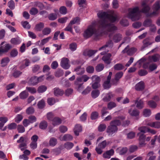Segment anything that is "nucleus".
<instances>
[{"label": "nucleus", "instance_id": "obj_43", "mask_svg": "<svg viewBox=\"0 0 160 160\" xmlns=\"http://www.w3.org/2000/svg\"><path fill=\"white\" fill-rule=\"evenodd\" d=\"M80 22V19L78 17H76L73 18L72 20L70 22V23L72 25L76 23L79 24Z\"/></svg>", "mask_w": 160, "mask_h": 160}, {"label": "nucleus", "instance_id": "obj_8", "mask_svg": "<svg viewBox=\"0 0 160 160\" xmlns=\"http://www.w3.org/2000/svg\"><path fill=\"white\" fill-rule=\"evenodd\" d=\"M112 75V73L111 72H109V74L107 77V80L104 82L103 86L105 89H108L111 87L110 81Z\"/></svg>", "mask_w": 160, "mask_h": 160}, {"label": "nucleus", "instance_id": "obj_61", "mask_svg": "<svg viewBox=\"0 0 160 160\" xmlns=\"http://www.w3.org/2000/svg\"><path fill=\"white\" fill-rule=\"evenodd\" d=\"M87 113L85 112L80 117V119L81 122H85L87 119Z\"/></svg>", "mask_w": 160, "mask_h": 160}, {"label": "nucleus", "instance_id": "obj_50", "mask_svg": "<svg viewBox=\"0 0 160 160\" xmlns=\"http://www.w3.org/2000/svg\"><path fill=\"white\" fill-rule=\"evenodd\" d=\"M23 117L21 114H18L17 115L15 118V121L17 123H19L22 119Z\"/></svg>", "mask_w": 160, "mask_h": 160}, {"label": "nucleus", "instance_id": "obj_11", "mask_svg": "<svg viewBox=\"0 0 160 160\" xmlns=\"http://www.w3.org/2000/svg\"><path fill=\"white\" fill-rule=\"evenodd\" d=\"M128 48L129 47L128 46L122 50V52L123 53L126 52L128 55H131L136 51V49L134 48H132L129 49Z\"/></svg>", "mask_w": 160, "mask_h": 160}, {"label": "nucleus", "instance_id": "obj_57", "mask_svg": "<svg viewBox=\"0 0 160 160\" xmlns=\"http://www.w3.org/2000/svg\"><path fill=\"white\" fill-rule=\"evenodd\" d=\"M151 114V111L148 109H145L143 111V115L145 117L149 116Z\"/></svg>", "mask_w": 160, "mask_h": 160}, {"label": "nucleus", "instance_id": "obj_55", "mask_svg": "<svg viewBox=\"0 0 160 160\" xmlns=\"http://www.w3.org/2000/svg\"><path fill=\"white\" fill-rule=\"evenodd\" d=\"M60 12L62 14H65L67 13V9L65 6H62L59 8Z\"/></svg>", "mask_w": 160, "mask_h": 160}, {"label": "nucleus", "instance_id": "obj_38", "mask_svg": "<svg viewBox=\"0 0 160 160\" xmlns=\"http://www.w3.org/2000/svg\"><path fill=\"white\" fill-rule=\"evenodd\" d=\"M57 18V15L56 13H51L48 15V18L50 20L53 21Z\"/></svg>", "mask_w": 160, "mask_h": 160}, {"label": "nucleus", "instance_id": "obj_54", "mask_svg": "<svg viewBox=\"0 0 160 160\" xmlns=\"http://www.w3.org/2000/svg\"><path fill=\"white\" fill-rule=\"evenodd\" d=\"M77 48V44L75 42L72 43L69 45V48L72 51H75L76 49Z\"/></svg>", "mask_w": 160, "mask_h": 160}, {"label": "nucleus", "instance_id": "obj_28", "mask_svg": "<svg viewBox=\"0 0 160 160\" xmlns=\"http://www.w3.org/2000/svg\"><path fill=\"white\" fill-rule=\"evenodd\" d=\"M97 51L96 50H87L85 51L83 53V54L85 56H88L89 57H90L94 55L96 52Z\"/></svg>", "mask_w": 160, "mask_h": 160}, {"label": "nucleus", "instance_id": "obj_60", "mask_svg": "<svg viewBox=\"0 0 160 160\" xmlns=\"http://www.w3.org/2000/svg\"><path fill=\"white\" fill-rule=\"evenodd\" d=\"M11 42L12 43L15 44H19L21 42L20 40L18 38H12L11 40Z\"/></svg>", "mask_w": 160, "mask_h": 160}, {"label": "nucleus", "instance_id": "obj_9", "mask_svg": "<svg viewBox=\"0 0 160 160\" xmlns=\"http://www.w3.org/2000/svg\"><path fill=\"white\" fill-rule=\"evenodd\" d=\"M123 75V73L122 72H119L117 73L115 75V79H112V84L113 85H116Z\"/></svg>", "mask_w": 160, "mask_h": 160}, {"label": "nucleus", "instance_id": "obj_19", "mask_svg": "<svg viewBox=\"0 0 160 160\" xmlns=\"http://www.w3.org/2000/svg\"><path fill=\"white\" fill-rule=\"evenodd\" d=\"M62 120L59 118L55 117L52 121V124L53 126H55L60 124L62 123Z\"/></svg>", "mask_w": 160, "mask_h": 160}, {"label": "nucleus", "instance_id": "obj_32", "mask_svg": "<svg viewBox=\"0 0 160 160\" xmlns=\"http://www.w3.org/2000/svg\"><path fill=\"white\" fill-rule=\"evenodd\" d=\"M23 63L24 65H22L20 67L21 69H22L24 68L25 67L29 66L30 63V62L28 59H26L23 61Z\"/></svg>", "mask_w": 160, "mask_h": 160}, {"label": "nucleus", "instance_id": "obj_24", "mask_svg": "<svg viewBox=\"0 0 160 160\" xmlns=\"http://www.w3.org/2000/svg\"><path fill=\"white\" fill-rule=\"evenodd\" d=\"M113 96V95L111 92L107 93L105 97L103 98V100L105 102H108L110 100L111 98Z\"/></svg>", "mask_w": 160, "mask_h": 160}, {"label": "nucleus", "instance_id": "obj_31", "mask_svg": "<svg viewBox=\"0 0 160 160\" xmlns=\"http://www.w3.org/2000/svg\"><path fill=\"white\" fill-rule=\"evenodd\" d=\"M44 27V24L43 22H40L36 25L35 29L38 31H41Z\"/></svg>", "mask_w": 160, "mask_h": 160}, {"label": "nucleus", "instance_id": "obj_33", "mask_svg": "<svg viewBox=\"0 0 160 160\" xmlns=\"http://www.w3.org/2000/svg\"><path fill=\"white\" fill-rule=\"evenodd\" d=\"M11 48V46L8 44L3 46L1 48L2 52L3 53L7 52Z\"/></svg>", "mask_w": 160, "mask_h": 160}, {"label": "nucleus", "instance_id": "obj_12", "mask_svg": "<svg viewBox=\"0 0 160 160\" xmlns=\"http://www.w3.org/2000/svg\"><path fill=\"white\" fill-rule=\"evenodd\" d=\"M145 88V83L143 81H141L137 83L135 86V90L137 91L143 90Z\"/></svg>", "mask_w": 160, "mask_h": 160}, {"label": "nucleus", "instance_id": "obj_18", "mask_svg": "<svg viewBox=\"0 0 160 160\" xmlns=\"http://www.w3.org/2000/svg\"><path fill=\"white\" fill-rule=\"evenodd\" d=\"M90 78L87 75L84 74L80 77L77 78L76 79L78 80V81H80V82H85L87 81Z\"/></svg>", "mask_w": 160, "mask_h": 160}, {"label": "nucleus", "instance_id": "obj_59", "mask_svg": "<svg viewBox=\"0 0 160 160\" xmlns=\"http://www.w3.org/2000/svg\"><path fill=\"white\" fill-rule=\"evenodd\" d=\"M26 89L31 93H34L36 92V89L34 87H27Z\"/></svg>", "mask_w": 160, "mask_h": 160}, {"label": "nucleus", "instance_id": "obj_51", "mask_svg": "<svg viewBox=\"0 0 160 160\" xmlns=\"http://www.w3.org/2000/svg\"><path fill=\"white\" fill-rule=\"evenodd\" d=\"M51 32V29L49 28H45L42 30V32L44 35L49 34Z\"/></svg>", "mask_w": 160, "mask_h": 160}, {"label": "nucleus", "instance_id": "obj_56", "mask_svg": "<svg viewBox=\"0 0 160 160\" xmlns=\"http://www.w3.org/2000/svg\"><path fill=\"white\" fill-rule=\"evenodd\" d=\"M34 108L32 107L28 108L26 110V113L28 114H32L34 113Z\"/></svg>", "mask_w": 160, "mask_h": 160}, {"label": "nucleus", "instance_id": "obj_40", "mask_svg": "<svg viewBox=\"0 0 160 160\" xmlns=\"http://www.w3.org/2000/svg\"><path fill=\"white\" fill-rule=\"evenodd\" d=\"M91 79L92 80V82L100 83V78L96 75L93 76L91 77Z\"/></svg>", "mask_w": 160, "mask_h": 160}, {"label": "nucleus", "instance_id": "obj_23", "mask_svg": "<svg viewBox=\"0 0 160 160\" xmlns=\"http://www.w3.org/2000/svg\"><path fill=\"white\" fill-rule=\"evenodd\" d=\"M37 77L34 76L31 77L28 81V83L32 85H35L38 83Z\"/></svg>", "mask_w": 160, "mask_h": 160}, {"label": "nucleus", "instance_id": "obj_47", "mask_svg": "<svg viewBox=\"0 0 160 160\" xmlns=\"http://www.w3.org/2000/svg\"><path fill=\"white\" fill-rule=\"evenodd\" d=\"M124 66L121 63H118L114 66V68L116 70H122L124 68Z\"/></svg>", "mask_w": 160, "mask_h": 160}, {"label": "nucleus", "instance_id": "obj_52", "mask_svg": "<svg viewBox=\"0 0 160 160\" xmlns=\"http://www.w3.org/2000/svg\"><path fill=\"white\" fill-rule=\"evenodd\" d=\"M59 130L62 132L64 133L66 132L68 130V128L66 126L62 125L59 127Z\"/></svg>", "mask_w": 160, "mask_h": 160}, {"label": "nucleus", "instance_id": "obj_41", "mask_svg": "<svg viewBox=\"0 0 160 160\" xmlns=\"http://www.w3.org/2000/svg\"><path fill=\"white\" fill-rule=\"evenodd\" d=\"M137 63H138L139 65V68H140L141 65L143 64L142 67L144 68H148V63H143V62L142 61V60H140L138 61L137 62Z\"/></svg>", "mask_w": 160, "mask_h": 160}, {"label": "nucleus", "instance_id": "obj_21", "mask_svg": "<svg viewBox=\"0 0 160 160\" xmlns=\"http://www.w3.org/2000/svg\"><path fill=\"white\" fill-rule=\"evenodd\" d=\"M128 113L132 116H137L139 114V112L136 109L131 108L128 110Z\"/></svg>", "mask_w": 160, "mask_h": 160}, {"label": "nucleus", "instance_id": "obj_10", "mask_svg": "<svg viewBox=\"0 0 160 160\" xmlns=\"http://www.w3.org/2000/svg\"><path fill=\"white\" fill-rule=\"evenodd\" d=\"M24 138L23 137H21L20 139L17 141L18 143H21L19 146V147L20 148L21 151H23L25 148H26L27 144L25 142H23Z\"/></svg>", "mask_w": 160, "mask_h": 160}, {"label": "nucleus", "instance_id": "obj_29", "mask_svg": "<svg viewBox=\"0 0 160 160\" xmlns=\"http://www.w3.org/2000/svg\"><path fill=\"white\" fill-rule=\"evenodd\" d=\"M28 96V92L25 90L21 92L19 95L20 98L22 99H24L26 98Z\"/></svg>", "mask_w": 160, "mask_h": 160}, {"label": "nucleus", "instance_id": "obj_6", "mask_svg": "<svg viewBox=\"0 0 160 160\" xmlns=\"http://www.w3.org/2000/svg\"><path fill=\"white\" fill-rule=\"evenodd\" d=\"M69 62V60L68 58H63L61 60L60 65L63 68L65 69H68L70 66Z\"/></svg>", "mask_w": 160, "mask_h": 160}, {"label": "nucleus", "instance_id": "obj_30", "mask_svg": "<svg viewBox=\"0 0 160 160\" xmlns=\"http://www.w3.org/2000/svg\"><path fill=\"white\" fill-rule=\"evenodd\" d=\"M152 24V20L149 18L145 19L143 23V26L145 27H149Z\"/></svg>", "mask_w": 160, "mask_h": 160}, {"label": "nucleus", "instance_id": "obj_53", "mask_svg": "<svg viewBox=\"0 0 160 160\" xmlns=\"http://www.w3.org/2000/svg\"><path fill=\"white\" fill-rule=\"evenodd\" d=\"M120 23V24L123 26H127L129 25V22L128 21L125 19H122Z\"/></svg>", "mask_w": 160, "mask_h": 160}, {"label": "nucleus", "instance_id": "obj_42", "mask_svg": "<svg viewBox=\"0 0 160 160\" xmlns=\"http://www.w3.org/2000/svg\"><path fill=\"white\" fill-rule=\"evenodd\" d=\"M73 146V143L71 142H67L64 145V148L68 150L71 149Z\"/></svg>", "mask_w": 160, "mask_h": 160}, {"label": "nucleus", "instance_id": "obj_20", "mask_svg": "<svg viewBox=\"0 0 160 160\" xmlns=\"http://www.w3.org/2000/svg\"><path fill=\"white\" fill-rule=\"evenodd\" d=\"M122 38V35L119 33L115 34L113 37V40L115 42H118L121 40Z\"/></svg>", "mask_w": 160, "mask_h": 160}, {"label": "nucleus", "instance_id": "obj_26", "mask_svg": "<svg viewBox=\"0 0 160 160\" xmlns=\"http://www.w3.org/2000/svg\"><path fill=\"white\" fill-rule=\"evenodd\" d=\"M135 103L136 104V107L138 109H142L143 107V102L141 100L137 99L135 101Z\"/></svg>", "mask_w": 160, "mask_h": 160}, {"label": "nucleus", "instance_id": "obj_4", "mask_svg": "<svg viewBox=\"0 0 160 160\" xmlns=\"http://www.w3.org/2000/svg\"><path fill=\"white\" fill-rule=\"evenodd\" d=\"M113 45V42L111 40H109L107 42L106 44L102 46V47L100 48L99 49V50H105L103 52L101 53V54L102 55H104L107 52H108V50L106 49L108 47H110L112 46Z\"/></svg>", "mask_w": 160, "mask_h": 160}, {"label": "nucleus", "instance_id": "obj_46", "mask_svg": "<svg viewBox=\"0 0 160 160\" xmlns=\"http://www.w3.org/2000/svg\"><path fill=\"white\" fill-rule=\"evenodd\" d=\"M104 68V65L102 64H99L97 66L95 69L97 71L99 72L102 70Z\"/></svg>", "mask_w": 160, "mask_h": 160}, {"label": "nucleus", "instance_id": "obj_2", "mask_svg": "<svg viewBox=\"0 0 160 160\" xmlns=\"http://www.w3.org/2000/svg\"><path fill=\"white\" fill-rule=\"evenodd\" d=\"M99 19L97 24L99 30L103 32H114L117 29V27L110 22H114L118 18V15L113 12L111 15L102 11H99L97 13Z\"/></svg>", "mask_w": 160, "mask_h": 160}, {"label": "nucleus", "instance_id": "obj_3", "mask_svg": "<svg viewBox=\"0 0 160 160\" xmlns=\"http://www.w3.org/2000/svg\"><path fill=\"white\" fill-rule=\"evenodd\" d=\"M98 28V27L95 23H92L84 31L83 33L84 37L88 38L90 37L93 34L97 35L98 33V31L97 30Z\"/></svg>", "mask_w": 160, "mask_h": 160}, {"label": "nucleus", "instance_id": "obj_25", "mask_svg": "<svg viewBox=\"0 0 160 160\" xmlns=\"http://www.w3.org/2000/svg\"><path fill=\"white\" fill-rule=\"evenodd\" d=\"M48 126L47 122L43 120L39 124V128L40 129L42 130H45L46 129Z\"/></svg>", "mask_w": 160, "mask_h": 160}, {"label": "nucleus", "instance_id": "obj_13", "mask_svg": "<svg viewBox=\"0 0 160 160\" xmlns=\"http://www.w3.org/2000/svg\"><path fill=\"white\" fill-rule=\"evenodd\" d=\"M54 95L56 96L62 95L64 93V91L58 88H55L53 89Z\"/></svg>", "mask_w": 160, "mask_h": 160}, {"label": "nucleus", "instance_id": "obj_36", "mask_svg": "<svg viewBox=\"0 0 160 160\" xmlns=\"http://www.w3.org/2000/svg\"><path fill=\"white\" fill-rule=\"evenodd\" d=\"M100 92L98 90H93L91 92V96L93 98H97L99 95Z\"/></svg>", "mask_w": 160, "mask_h": 160}, {"label": "nucleus", "instance_id": "obj_1", "mask_svg": "<svg viewBox=\"0 0 160 160\" xmlns=\"http://www.w3.org/2000/svg\"><path fill=\"white\" fill-rule=\"evenodd\" d=\"M141 7L142 9L140 11L138 7L129 8L128 9L127 17L134 21L140 19L141 17V12L147 14L148 16L151 17L157 15L159 13L158 10L160 8L159 1H157L153 5L152 9L153 12L150 14H148L150 10V8L144 2L142 3Z\"/></svg>", "mask_w": 160, "mask_h": 160}, {"label": "nucleus", "instance_id": "obj_7", "mask_svg": "<svg viewBox=\"0 0 160 160\" xmlns=\"http://www.w3.org/2000/svg\"><path fill=\"white\" fill-rule=\"evenodd\" d=\"M154 42V41L150 38H147L143 40V45L141 47L142 50H144L145 48L151 45Z\"/></svg>", "mask_w": 160, "mask_h": 160}, {"label": "nucleus", "instance_id": "obj_48", "mask_svg": "<svg viewBox=\"0 0 160 160\" xmlns=\"http://www.w3.org/2000/svg\"><path fill=\"white\" fill-rule=\"evenodd\" d=\"M148 128L146 126H142L138 128V130L141 132L143 133L147 132Z\"/></svg>", "mask_w": 160, "mask_h": 160}, {"label": "nucleus", "instance_id": "obj_44", "mask_svg": "<svg viewBox=\"0 0 160 160\" xmlns=\"http://www.w3.org/2000/svg\"><path fill=\"white\" fill-rule=\"evenodd\" d=\"M47 89V87L44 85H42L38 87V91L40 93H42Z\"/></svg>", "mask_w": 160, "mask_h": 160}, {"label": "nucleus", "instance_id": "obj_49", "mask_svg": "<svg viewBox=\"0 0 160 160\" xmlns=\"http://www.w3.org/2000/svg\"><path fill=\"white\" fill-rule=\"evenodd\" d=\"M47 117L48 120L52 121L53 118L55 117V116L52 112H49L47 114Z\"/></svg>", "mask_w": 160, "mask_h": 160}, {"label": "nucleus", "instance_id": "obj_64", "mask_svg": "<svg viewBox=\"0 0 160 160\" xmlns=\"http://www.w3.org/2000/svg\"><path fill=\"white\" fill-rule=\"evenodd\" d=\"M98 113L97 112H93L91 114V118L92 120L96 119L98 118Z\"/></svg>", "mask_w": 160, "mask_h": 160}, {"label": "nucleus", "instance_id": "obj_34", "mask_svg": "<svg viewBox=\"0 0 160 160\" xmlns=\"http://www.w3.org/2000/svg\"><path fill=\"white\" fill-rule=\"evenodd\" d=\"M160 56L158 54H156L149 57L150 60L156 62L159 60Z\"/></svg>", "mask_w": 160, "mask_h": 160}, {"label": "nucleus", "instance_id": "obj_45", "mask_svg": "<svg viewBox=\"0 0 160 160\" xmlns=\"http://www.w3.org/2000/svg\"><path fill=\"white\" fill-rule=\"evenodd\" d=\"M148 73V72L146 70L142 69L138 71V74L140 76L146 75Z\"/></svg>", "mask_w": 160, "mask_h": 160}, {"label": "nucleus", "instance_id": "obj_39", "mask_svg": "<svg viewBox=\"0 0 160 160\" xmlns=\"http://www.w3.org/2000/svg\"><path fill=\"white\" fill-rule=\"evenodd\" d=\"M9 62V59L8 58H3L1 61V64L2 67L6 66Z\"/></svg>", "mask_w": 160, "mask_h": 160}, {"label": "nucleus", "instance_id": "obj_22", "mask_svg": "<svg viewBox=\"0 0 160 160\" xmlns=\"http://www.w3.org/2000/svg\"><path fill=\"white\" fill-rule=\"evenodd\" d=\"M153 155L154 152H149L147 154V156L149 157L148 160H160V157H158V158L156 159V156Z\"/></svg>", "mask_w": 160, "mask_h": 160}, {"label": "nucleus", "instance_id": "obj_15", "mask_svg": "<svg viewBox=\"0 0 160 160\" xmlns=\"http://www.w3.org/2000/svg\"><path fill=\"white\" fill-rule=\"evenodd\" d=\"M111 56V55L110 54L108 53L103 56L102 59L105 63L107 64H109L111 61V59L110 58Z\"/></svg>", "mask_w": 160, "mask_h": 160}, {"label": "nucleus", "instance_id": "obj_27", "mask_svg": "<svg viewBox=\"0 0 160 160\" xmlns=\"http://www.w3.org/2000/svg\"><path fill=\"white\" fill-rule=\"evenodd\" d=\"M57 139L53 137L51 138L49 141V145L52 147L55 146L57 144Z\"/></svg>", "mask_w": 160, "mask_h": 160}, {"label": "nucleus", "instance_id": "obj_63", "mask_svg": "<svg viewBox=\"0 0 160 160\" xmlns=\"http://www.w3.org/2000/svg\"><path fill=\"white\" fill-rule=\"evenodd\" d=\"M116 106V103L113 102H111L108 104L107 107L108 109L110 110Z\"/></svg>", "mask_w": 160, "mask_h": 160}, {"label": "nucleus", "instance_id": "obj_17", "mask_svg": "<svg viewBox=\"0 0 160 160\" xmlns=\"http://www.w3.org/2000/svg\"><path fill=\"white\" fill-rule=\"evenodd\" d=\"M80 82H81L78 81L77 79L74 82V84L76 86L77 89L78 91H80L84 88V87L83 86V83H80Z\"/></svg>", "mask_w": 160, "mask_h": 160}, {"label": "nucleus", "instance_id": "obj_5", "mask_svg": "<svg viewBox=\"0 0 160 160\" xmlns=\"http://www.w3.org/2000/svg\"><path fill=\"white\" fill-rule=\"evenodd\" d=\"M118 130L117 127L115 125H113L110 123V125L108 127L107 132L109 135L112 136L116 133Z\"/></svg>", "mask_w": 160, "mask_h": 160}, {"label": "nucleus", "instance_id": "obj_62", "mask_svg": "<svg viewBox=\"0 0 160 160\" xmlns=\"http://www.w3.org/2000/svg\"><path fill=\"white\" fill-rule=\"evenodd\" d=\"M28 120L30 123H32L36 121L37 118L35 116L31 115L28 117Z\"/></svg>", "mask_w": 160, "mask_h": 160}, {"label": "nucleus", "instance_id": "obj_14", "mask_svg": "<svg viewBox=\"0 0 160 160\" xmlns=\"http://www.w3.org/2000/svg\"><path fill=\"white\" fill-rule=\"evenodd\" d=\"M82 130V128L81 125L80 124H76L74 129V132L76 136H78L79 133Z\"/></svg>", "mask_w": 160, "mask_h": 160}, {"label": "nucleus", "instance_id": "obj_58", "mask_svg": "<svg viewBox=\"0 0 160 160\" xmlns=\"http://www.w3.org/2000/svg\"><path fill=\"white\" fill-rule=\"evenodd\" d=\"M17 130L19 133H22L24 132L25 129L23 126L21 125H18L17 127Z\"/></svg>", "mask_w": 160, "mask_h": 160}, {"label": "nucleus", "instance_id": "obj_37", "mask_svg": "<svg viewBox=\"0 0 160 160\" xmlns=\"http://www.w3.org/2000/svg\"><path fill=\"white\" fill-rule=\"evenodd\" d=\"M58 100H55V99L53 98H50L48 99L47 102L48 104L50 105H53L56 102H58Z\"/></svg>", "mask_w": 160, "mask_h": 160}, {"label": "nucleus", "instance_id": "obj_35", "mask_svg": "<svg viewBox=\"0 0 160 160\" xmlns=\"http://www.w3.org/2000/svg\"><path fill=\"white\" fill-rule=\"evenodd\" d=\"M74 71L76 72L77 74L78 75L82 74L84 73L85 71L84 68H82L80 67L76 68Z\"/></svg>", "mask_w": 160, "mask_h": 160}, {"label": "nucleus", "instance_id": "obj_16", "mask_svg": "<svg viewBox=\"0 0 160 160\" xmlns=\"http://www.w3.org/2000/svg\"><path fill=\"white\" fill-rule=\"evenodd\" d=\"M72 138V137L69 134H65L63 137L60 136L59 137V139L61 141H70Z\"/></svg>", "mask_w": 160, "mask_h": 160}]
</instances>
